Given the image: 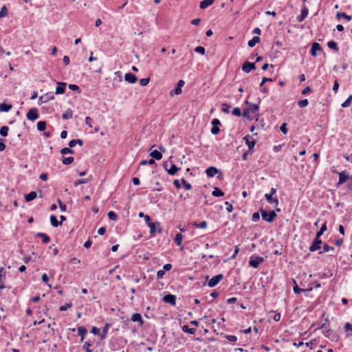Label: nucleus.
Wrapping results in <instances>:
<instances>
[{"label":"nucleus","mask_w":352,"mask_h":352,"mask_svg":"<svg viewBox=\"0 0 352 352\" xmlns=\"http://www.w3.org/2000/svg\"><path fill=\"white\" fill-rule=\"evenodd\" d=\"M163 166L164 169L168 172V173L170 175H175L177 172L179 170V168L177 167L175 164L168 161L164 162Z\"/></svg>","instance_id":"obj_1"},{"label":"nucleus","mask_w":352,"mask_h":352,"mask_svg":"<svg viewBox=\"0 0 352 352\" xmlns=\"http://www.w3.org/2000/svg\"><path fill=\"white\" fill-rule=\"evenodd\" d=\"M260 212L261 213L262 218L264 221L267 222H272L275 219V218L277 217L276 213L274 211H270V212H267L265 210L261 209Z\"/></svg>","instance_id":"obj_2"},{"label":"nucleus","mask_w":352,"mask_h":352,"mask_svg":"<svg viewBox=\"0 0 352 352\" xmlns=\"http://www.w3.org/2000/svg\"><path fill=\"white\" fill-rule=\"evenodd\" d=\"M264 258L261 256L252 255L250 258L249 264L253 267H258L259 265L263 263Z\"/></svg>","instance_id":"obj_3"},{"label":"nucleus","mask_w":352,"mask_h":352,"mask_svg":"<svg viewBox=\"0 0 352 352\" xmlns=\"http://www.w3.org/2000/svg\"><path fill=\"white\" fill-rule=\"evenodd\" d=\"M246 103L248 104V107L243 111V116H247L248 114L251 112L253 114H256L258 111V104L250 103L248 100Z\"/></svg>","instance_id":"obj_4"},{"label":"nucleus","mask_w":352,"mask_h":352,"mask_svg":"<svg viewBox=\"0 0 352 352\" xmlns=\"http://www.w3.org/2000/svg\"><path fill=\"white\" fill-rule=\"evenodd\" d=\"M148 226L150 228V234L151 236H154L156 231H157L159 233L162 232V229L160 228V223L158 221L149 222Z\"/></svg>","instance_id":"obj_5"},{"label":"nucleus","mask_w":352,"mask_h":352,"mask_svg":"<svg viewBox=\"0 0 352 352\" xmlns=\"http://www.w3.org/2000/svg\"><path fill=\"white\" fill-rule=\"evenodd\" d=\"M223 276L221 274L213 276L210 280H209L208 286L210 287H215L223 279Z\"/></svg>","instance_id":"obj_6"},{"label":"nucleus","mask_w":352,"mask_h":352,"mask_svg":"<svg viewBox=\"0 0 352 352\" xmlns=\"http://www.w3.org/2000/svg\"><path fill=\"white\" fill-rule=\"evenodd\" d=\"M322 244V240L320 239V238H317L316 236L314 241H313L312 244L309 247V250L310 252H315L316 250H318L321 248Z\"/></svg>","instance_id":"obj_7"},{"label":"nucleus","mask_w":352,"mask_h":352,"mask_svg":"<svg viewBox=\"0 0 352 352\" xmlns=\"http://www.w3.org/2000/svg\"><path fill=\"white\" fill-rule=\"evenodd\" d=\"M39 118L38 109L36 108L31 109L27 113V118L29 120H35Z\"/></svg>","instance_id":"obj_8"},{"label":"nucleus","mask_w":352,"mask_h":352,"mask_svg":"<svg viewBox=\"0 0 352 352\" xmlns=\"http://www.w3.org/2000/svg\"><path fill=\"white\" fill-rule=\"evenodd\" d=\"M212 127L211 129V133L213 135L218 134L219 133V131H220V129L219 128V125L221 124V122H220L219 120H218L217 118L213 119L212 121Z\"/></svg>","instance_id":"obj_9"},{"label":"nucleus","mask_w":352,"mask_h":352,"mask_svg":"<svg viewBox=\"0 0 352 352\" xmlns=\"http://www.w3.org/2000/svg\"><path fill=\"white\" fill-rule=\"evenodd\" d=\"M308 13H309L308 8L305 5H303L302 10H301L300 14L297 16V21L298 22H302V21H304L305 19L307 16Z\"/></svg>","instance_id":"obj_10"},{"label":"nucleus","mask_w":352,"mask_h":352,"mask_svg":"<svg viewBox=\"0 0 352 352\" xmlns=\"http://www.w3.org/2000/svg\"><path fill=\"white\" fill-rule=\"evenodd\" d=\"M265 197L266 200L267 201V202L270 204L277 206L279 204L278 198L273 197V195H272V194L266 193L265 195Z\"/></svg>","instance_id":"obj_11"},{"label":"nucleus","mask_w":352,"mask_h":352,"mask_svg":"<svg viewBox=\"0 0 352 352\" xmlns=\"http://www.w3.org/2000/svg\"><path fill=\"white\" fill-rule=\"evenodd\" d=\"M254 63L246 61L242 66V69L245 73H249L250 71L255 69Z\"/></svg>","instance_id":"obj_12"},{"label":"nucleus","mask_w":352,"mask_h":352,"mask_svg":"<svg viewBox=\"0 0 352 352\" xmlns=\"http://www.w3.org/2000/svg\"><path fill=\"white\" fill-rule=\"evenodd\" d=\"M322 50V47L318 43H314L312 44L310 53L313 56H318L317 51L321 52Z\"/></svg>","instance_id":"obj_13"},{"label":"nucleus","mask_w":352,"mask_h":352,"mask_svg":"<svg viewBox=\"0 0 352 352\" xmlns=\"http://www.w3.org/2000/svg\"><path fill=\"white\" fill-rule=\"evenodd\" d=\"M163 300L166 302L171 304L173 305H175L176 304V297L175 295L173 294H167L164 296Z\"/></svg>","instance_id":"obj_14"},{"label":"nucleus","mask_w":352,"mask_h":352,"mask_svg":"<svg viewBox=\"0 0 352 352\" xmlns=\"http://www.w3.org/2000/svg\"><path fill=\"white\" fill-rule=\"evenodd\" d=\"M245 141L246 144L248 145L249 150H252L256 144V141L254 140H250V135H246L243 138Z\"/></svg>","instance_id":"obj_15"},{"label":"nucleus","mask_w":352,"mask_h":352,"mask_svg":"<svg viewBox=\"0 0 352 352\" xmlns=\"http://www.w3.org/2000/svg\"><path fill=\"white\" fill-rule=\"evenodd\" d=\"M124 80L128 82L134 83L137 80V77L135 74L129 72L125 74Z\"/></svg>","instance_id":"obj_16"},{"label":"nucleus","mask_w":352,"mask_h":352,"mask_svg":"<svg viewBox=\"0 0 352 352\" xmlns=\"http://www.w3.org/2000/svg\"><path fill=\"white\" fill-rule=\"evenodd\" d=\"M219 170L213 166L209 167L206 169V173L208 177H214L216 174L219 173Z\"/></svg>","instance_id":"obj_17"},{"label":"nucleus","mask_w":352,"mask_h":352,"mask_svg":"<svg viewBox=\"0 0 352 352\" xmlns=\"http://www.w3.org/2000/svg\"><path fill=\"white\" fill-rule=\"evenodd\" d=\"M349 178V176L346 174L345 171H342L339 173V184H343Z\"/></svg>","instance_id":"obj_18"},{"label":"nucleus","mask_w":352,"mask_h":352,"mask_svg":"<svg viewBox=\"0 0 352 352\" xmlns=\"http://www.w3.org/2000/svg\"><path fill=\"white\" fill-rule=\"evenodd\" d=\"M214 0H203L200 2L199 7L201 9H206L214 3Z\"/></svg>","instance_id":"obj_19"},{"label":"nucleus","mask_w":352,"mask_h":352,"mask_svg":"<svg viewBox=\"0 0 352 352\" xmlns=\"http://www.w3.org/2000/svg\"><path fill=\"white\" fill-rule=\"evenodd\" d=\"M261 41V38L258 36H254L251 40L248 41V46L250 47H253L256 43H259Z\"/></svg>","instance_id":"obj_20"},{"label":"nucleus","mask_w":352,"mask_h":352,"mask_svg":"<svg viewBox=\"0 0 352 352\" xmlns=\"http://www.w3.org/2000/svg\"><path fill=\"white\" fill-rule=\"evenodd\" d=\"M150 155L157 160H160L162 157V155L161 152L158 151L157 150H154L150 153Z\"/></svg>","instance_id":"obj_21"},{"label":"nucleus","mask_w":352,"mask_h":352,"mask_svg":"<svg viewBox=\"0 0 352 352\" xmlns=\"http://www.w3.org/2000/svg\"><path fill=\"white\" fill-rule=\"evenodd\" d=\"M36 236L41 238L44 243H47L50 241V238L46 234L38 232L36 234Z\"/></svg>","instance_id":"obj_22"},{"label":"nucleus","mask_w":352,"mask_h":352,"mask_svg":"<svg viewBox=\"0 0 352 352\" xmlns=\"http://www.w3.org/2000/svg\"><path fill=\"white\" fill-rule=\"evenodd\" d=\"M12 108V104H7L6 103L0 104V112H8Z\"/></svg>","instance_id":"obj_23"},{"label":"nucleus","mask_w":352,"mask_h":352,"mask_svg":"<svg viewBox=\"0 0 352 352\" xmlns=\"http://www.w3.org/2000/svg\"><path fill=\"white\" fill-rule=\"evenodd\" d=\"M73 116V111L72 109H67L62 116L63 120L71 119Z\"/></svg>","instance_id":"obj_24"},{"label":"nucleus","mask_w":352,"mask_h":352,"mask_svg":"<svg viewBox=\"0 0 352 352\" xmlns=\"http://www.w3.org/2000/svg\"><path fill=\"white\" fill-rule=\"evenodd\" d=\"M327 46L334 50L335 52H338L339 51V48L338 47V45L337 43L334 41H330L327 43Z\"/></svg>","instance_id":"obj_25"},{"label":"nucleus","mask_w":352,"mask_h":352,"mask_svg":"<svg viewBox=\"0 0 352 352\" xmlns=\"http://www.w3.org/2000/svg\"><path fill=\"white\" fill-rule=\"evenodd\" d=\"M36 197V192L32 191L25 195V201L29 202L34 200Z\"/></svg>","instance_id":"obj_26"},{"label":"nucleus","mask_w":352,"mask_h":352,"mask_svg":"<svg viewBox=\"0 0 352 352\" xmlns=\"http://www.w3.org/2000/svg\"><path fill=\"white\" fill-rule=\"evenodd\" d=\"M131 320L133 322H140L141 324L143 323L142 316L140 314H133L131 317Z\"/></svg>","instance_id":"obj_27"},{"label":"nucleus","mask_w":352,"mask_h":352,"mask_svg":"<svg viewBox=\"0 0 352 352\" xmlns=\"http://www.w3.org/2000/svg\"><path fill=\"white\" fill-rule=\"evenodd\" d=\"M87 332V331L86 328H85L84 327H80L78 328V335L81 336L82 342L84 337L86 335Z\"/></svg>","instance_id":"obj_28"},{"label":"nucleus","mask_w":352,"mask_h":352,"mask_svg":"<svg viewBox=\"0 0 352 352\" xmlns=\"http://www.w3.org/2000/svg\"><path fill=\"white\" fill-rule=\"evenodd\" d=\"M50 222L54 227H58V226L61 225V222H59L54 215H51Z\"/></svg>","instance_id":"obj_29"},{"label":"nucleus","mask_w":352,"mask_h":352,"mask_svg":"<svg viewBox=\"0 0 352 352\" xmlns=\"http://www.w3.org/2000/svg\"><path fill=\"white\" fill-rule=\"evenodd\" d=\"M183 331L188 333L189 334L193 335L196 332V329L194 328H189L188 325H184L182 327Z\"/></svg>","instance_id":"obj_30"},{"label":"nucleus","mask_w":352,"mask_h":352,"mask_svg":"<svg viewBox=\"0 0 352 352\" xmlns=\"http://www.w3.org/2000/svg\"><path fill=\"white\" fill-rule=\"evenodd\" d=\"M212 195L214 197H221L223 196L224 192L220 188L216 187L212 192Z\"/></svg>","instance_id":"obj_31"},{"label":"nucleus","mask_w":352,"mask_h":352,"mask_svg":"<svg viewBox=\"0 0 352 352\" xmlns=\"http://www.w3.org/2000/svg\"><path fill=\"white\" fill-rule=\"evenodd\" d=\"M327 224L326 223H324L322 225L320 230L316 233V236H317V238H320L323 234V233L327 230Z\"/></svg>","instance_id":"obj_32"},{"label":"nucleus","mask_w":352,"mask_h":352,"mask_svg":"<svg viewBox=\"0 0 352 352\" xmlns=\"http://www.w3.org/2000/svg\"><path fill=\"white\" fill-rule=\"evenodd\" d=\"M183 240V235L181 233H178L175 236V242L177 245L179 246L182 245Z\"/></svg>","instance_id":"obj_33"},{"label":"nucleus","mask_w":352,"mask_h":352,"mask_svg":"<svg viewBox=\"0 0 352 352\" xmlns=\"http://www.w3.org/2000/svg\"><path fill=\"white\" fill-rule=\"evenodd\" d=\"M74 160V158L73 157H63L62 159V162L65 165H69V164H71L72 163H73Z\"/></svg>","instance_id":"obj_34"},{"label":"nucleus","mask_w":352,"mask_h":352,"mask_svg":"<svg viewBox=\"0 0 352 352\" xmlns=\"http://www.w3.org/2000/svg\"><path fill=\"white\" fill-rule=\"evenodd\" d=\"M336 16L338 19H340V17H343L346 19L347 21H351L352 19V16L351 15H347L344 12H338Z\"/></svg>","instance_id":"obj_35"},{"label":"nucleus","mask_w":352,"mask_h":352,"mask_svg":"<svg viewBox=\"0 0 352 352\" xmlns=\"http://www.w3.org/2000/svg\"><path fill=\"white\" fill-rule=\"evenodd\" d=\"M9 131V127L7 126H3L0 129V135L3 137H6Z\"/></svg>","instance_id":"obj_36"},{"label":"nucleus","mask_w":352,"mask_h":352,"mask_svg":"<svg viewBox=\"0 0 352 352\" xmlns=\"http://www.w3.org/2000/svg\"><path fill=\"white\" fill-rule=\"evenodd\" d=\"M90 180L91 179L89 178L78 179L75 182L74 186H78V185H80V184H87V183L89 182Z\"/></svg>","instance_id":"obj_37"},{"label":"nucleus","mask_w":352,"mask_h":352,"mask_svg":"<svg viewBox=\"0 0 352 352\" xmlns=\"http://www.w3.org/2000/svg\"><path fill=\"white\" fill-rule=\"evenodd\" d=\"M46 128V122L45 121H39L37 123V129L40 131H43Z\"/></svg>","instance_id":"obj_38"},{"label":"nucleus","mask_w":352,"mask_h":352,"mask_svg":"<svg viewBox=\"0 0 352 352\" xmlns=\"http://www.w3.org/2000/svg\"><path fill=\"white\" fill-rule=\"evenodd\" d=\"M293 281H294V283L293 289H294V292L295 294H300L302 292L307 291L306 289H303L299 288L298 285L296 284V282L295 280H294Z\"/></svg>","instance_id":"obj_39"},{"label":"nucleus","mask_w":352,"mask_h":352,"mask_svg":"<svg viewBox=\"0 0 352 352\" xmlns=\"http://www.w3.org/2000/svg\"><path fill=\"white\" fill-rule=\"evenodd\" d=\"M8 14V10L6 6H3L0 10V17L6 16Z\"/></svg>","instance_id":"obj_40"},{"label":"nucleus","mask_w":352,"mask_h":352,"mask_svg":"<svg viewBox=\"0 0 352 352\" xmlns=\"http://www.w3.org/2000/svg\"><path fill=\"white\" fill-rule=\"evenodd\" d=\"M352 100V95H350L349 98L342 104V107H348L351 105Z\"/></svg>","instance_id":"obj_41"},{"label":"nucleus","mask_w":352,"mask_h":352,"mask_svg":"<svg viewBox=\"0 0 352 352\" xmlns=\"http://www.w3.org/2000/svg\"><path fill=\"white\" fill-rule=\"evenodd\" d=\"M60 153L62 155H66L68 153L72 154L74 153V151L71 148L65 147L60 150Z\"/></svg>","instance_id":"obj_42"},{"label":"nucleus","mask_w":352,"mask_h":352,"mask_svg":"<svg viewBox=\"0 0 352 352\" xmlns=\"http://www.w3.org/2000/svg\"><path fill=\"white\" fill-rule=\"evenodd\" d=\"M230 106L226 103H223L221 104V111L224 113H230Z\"/></svg>","instance_id":"obj_43"},{"label":"nucleus","mask_w":352,"mask_h":352,"mask_svg":"<svg viewBox=\"0 0 352 352\" xmlns=\"http://www.w3.org/2000/svg\"><path fill=\"white\" fill-rule=\"evenodd\" d=\"M334 251V248L332 247V246H329V245L327 244H324L323 245V251L322 252H320L319 253L320 254H322L323 252H329V251Z\"/></svg>","instance_id":"obj_44"},{"label":"nucleus","mask_w":352,"mask_h":352,"mask_svg":"<svg viewBox=\"0 0 352 352\" xmlns=\"http://www.w3.org/2000/svg\"><path fill=\"white\" fill-rule=\"evenodd\" d=\"M107 215H108L109 219L111 220L116 221L118 219L117 214L113 211L109 212Z\"/></svg>","instance_id":"obj_45"},{"label":"nucleus","mask_w":352,"mask_h":352,"mask_svg":"<svg viewBox=\"0 0 352 352\" xmlns=\"http://www.w3.org/2000/svg\"><path fill=\"white\" fill-rule=\"evenodd\" d=\"M309 102L307 99L299 100L298 104L300 107L303 108L308 105Z\"/></svg>","instance_id":"obj_46"},{"label":"nucleus","mask_w":352,"mask_h":352,"mask_svg":"<svg viewBox=\"0 0 352 352\" xmlns=\"http://www.w3.org/2000/svg\"><path fill=\"white\" fill-rule=\"evenodd\" d=\"M195 52H196L197 53H199V54H201L202 55H204L205 53H206V50L202 46H197V47H195Z\"/></svg>","instance_id":"obj_47"},{"label":"nucleus","mask_w":352,"mask_h":352,"mask_svg":"<svg viewBox=\"0 0 352 352\" xmlns=\"http://www.w3.org/2000/svg\"><path fill=\"white\" fill-rule=\"evenodd\" d=\"M52 98H53V96L50 97L47 95H45V96H40L39 100L41 101V103H44V102H47L50 99H52Z\"/></svg>","instance_id":"obj_48"},{"label":"nucleus","mask_w":352,"mask_h":352,"mask_svg":"<svg viewBox=\"0 0 352 352\" xmlns=\"http://www.w3.org/2000/svg\"><path fill=\"white\" fill-rule=\"evenodd\" d=\"M149 80H150L149 78H145L140 79V86L144 87V86L147 85L148 83L149 82Z\"/></svg>","instance_id":"obj_49"},{"label":"nucleus","mask_w":352,"mask_h":352,"mask_svg":"<svg viewBox=\"0 0 352 352\" xmlns=\"http://www.w3.org/2000/svg\"><path fill=\"white\" fill-rule=\"evenodd\" d=\"M260 219V214L258 212H254L252 217V221L256 222Z\"/></svg>","instance_id":"obj_50"},{"label":"nucleus","mask_w":352,"mask_h":352,"mask_svg":"<svg viewBox=\"0 0 352 352\" xmlns=\"http://www.w3.org/2000/svg\"><path fill=\"white\" fill-rule=\"evenodd\" d=\"M182 182L184 185V187L186 189V190H190L192 188V186L190 184L188 183L184 179H182Z\"/></svg>","instance_id":"obj_51"},{"label":"nucleus","mask_w":352,"mask_h":352,"mask_svg":"<svg viewBox=\"0 0 352 352\" xmlns=\"http://www.w3.org/2000/svg\"><path fill=\"white\" fill-rule=\"evenodd\" d=\"M232 113L235 116H240L241 115V109L238 107H236L232 110Z\"/></svg>","instance_id":"obj_52"},{"label":"nucleus","mask_w":352,"mask_h":352,"mask_svg":"<svg viewBox=\"0 0 352 352\" xmlns=\"http://www.w3.org/2000/svg\"><path fill=\"white\" fill-rule=\"evenodd\" d=\"M91 346V344L88 342H85V344L82 346V349L86 351V352H92L91 350L89 349Z\"/></svg>","instance_id":"obj_53"},{"label":"nucleus","mask_w":352,"mask_h":352,"mask_svg":"<svg viewBox=\"0 0 352 352\" xmlns=\"http://www.w3.org/2000/svg\"><path fill=\"white\" fill-rule=\"evenodd\" d=\"M72 306V303H67L65 305H63L60 307V310L62 311L67 310L69 308H70Z\"/></svg>","instance_id":"obj_54"},{"label":"nucleus","mask_w":352,"mask_h":352,"mask_svg":"<svg viewBox=\"0 0 352 352\" xmlns=\"http://www.w3.org/2000/svg\"><path fill=\"white\" fill-rule=\"evenodd\" d=\"M182 92V89H174L170 92V96H173L174 95H179Z\"/></svg>","instance_id":"obj_55"},{"label":"nucleus","mask_w":352,"mask_h":352,"mask_svg":"<svg viewBox=\"0 0 352 352\" xmlns=\"http://www.w3.org/2000/svg\"><path fill=\"white\" fill-rule=\"evenodd\" d=\"M226 338L230 342H236L237 340V338L235 336H232V335H228V336H226Z\"/></svg>","instance_id":"obj_56"},{"label":"nucleus","mask_w":352,"mask_h":352,"mask_svg":"<svg viewBox=\"0 0 352 352\" xmlns=\"http://www.w3.org/2000/svg\"><path fill=\"white\" fill-rule=\"evenodd\" d=\"M58 205L61 211L64 212L66 210L67 206L65 204H63L60 199L58 200Z\"/></svg>","instance_id":"obj_57"},{"label":"nucleus","mask_w":352,"mask_h":352,"mask_svg":"<svg viewBox=\"0 0 352 352\" xmlns=\"http://www.w3.org/2000/svg\"><path fill=\"white\" fill-rule=\"evenodd\" d=\"M207 225V222L206 221H203L202 222L198 223V225H196V227L198 228H206Z\"/></svg>","instance_id":"obj_58"},{"label":"nucleus","mask_w":352,"mask_h":352,"mask_svg":"<svg viewBox=\"0 0 352 352\" xmlns=\"http://www.w3.org/2000/svg\"><path fill=\"white\" fill-rule=\"evenodd\" d=\"M5 140L0 138V151H3L6 148Z\"/></svg>","instance_id":"obj_59"},{"label":"nucleus","mask_w":352,"mask_h":352,"mask_svg":"<svg viewBox=\"0 0 352 352\" xmlns=\"http://www.w3.org/2000/svg\"><path fill=\"white\" fill-rule=\"evenodd\" d=\"M280 131L284 133V134H286L287 133V124L286 123H283L281 126H280Z\"/></svg>","instance_id":"obj_60"},{"label":"nucleus","mask_w":352,"mask_h":352,"mask_svg":"<svg viewBox=\"0 0 352 352\" xmlns=\"http://www.w3.org/2000/svg\"><path fill=\"white\" fill-rule=\"evenodd\" d=\"M164 270H159L157 272V279H161L163 278L164 275Z\"/></svg>","instance_id":"obj_61"},{"label":"nucleus","mask_w":352,"mask_h":352,"mask_svg":"<svg viewBox=\"0 0 352 352\" xmlns=\"http://www.w3.org/2000/svg\"><path fill=\"white\" fill-rule=\"evenodd\" d=\"M225 204L227 206L226 210L228 212H231L233 210V207L231 204L228 201H226Z\"/></svg>","instance_id":"obj_62"},{"label":"nucleus","mask_w":352,"mask_h":352,"mask_svg":"<svg viewBox=\"0 0 352 352\" xmlns=\"http://www.w3.org/2000/svg\"><path fill=\"white\" fill-rule=\"evenodd\" d=\"M200 21H201V19L199 18H197V19H192L190 23L192 25H198L199 24Z\"/></svg>","instance_id":"obj_63"},{"label":"nucleus","mask_w":352,"mask_h":352,"mask_svg":"<svg viewBox=\"0 0 352 352\" xmlns=\"http://www.w3.org/2000/svg\"><path fill=\"white\" fill-rule=\"evenodd\" d=\"M346 331H352V324L349 322H346L344 325Z\"/></svg>","instance_id":"obj_64"}]
</instances>
